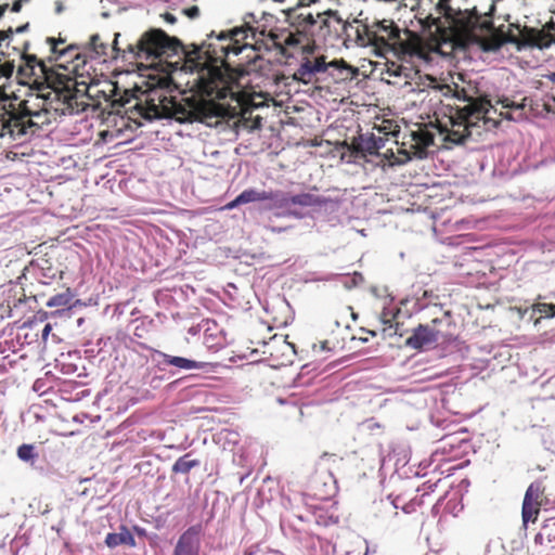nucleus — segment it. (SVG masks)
<instances>
[{
  "label": "nucleus",
  "mask_w": 555,
  "mask_h": 555,
  "mask_svg": "<svg viewBox=\"0 0 555 555\" xmlns=\"http://www.w3.org/2000/svg\"><path fill=\"white\" fill-rule=\"evenodd\" d=\"M14 73V64L11 61H5L4 63L0 64V82H4V86L7 85V81L12 77Z\"/></svg>",
  "instance_id": "nucleus-31"
},
{
  "label": "nucleus",
  "mask_w": 555,
  "mask_h": 555,
  "mask_svg": "<svg viewBox=\"0 0 555 555\" xmlns=\"http://www.w3.org/2000/svg\"><path fill=\"white\" fill-rule=\"evenodd\" d=\"M14 30L12 27H9L7 30H0V42L8 39L10 36H12Z\"/></svg>",
  "instance_id": "nucleus-42"
},
{
  "label": "nucleus",
  "mask_w": 555,
  "mask_h": 555,
  "mask_svg": "<svg viewBox=\"0 0 555 555\" xmlns=\"http://www.w3.org/2000/svg\"><path fill=\"white\" fill-rule=\"evenodd\" d=\"M182 12L189 18H196L199 15V9L196 5H192L190 8H186Z\"/></svg>",
  "instance_id": "nucleus-40"
},
{
  "label": "nucleus",
  "mask_w": 555,
  "mask_h": 555,
  "mask_svg": "<svg viewBox=\"0 0 555 555\" xmlns=\"http://www.w3.org/2000/svg\"><path fill=\"white\" fill-rule=\"evenodd\" d=\"M29 24L26 23L25 25H22L15 29V33H23L28 28Z\"/></svg>",
  "instance_id": "nucleus-47"
},
{
  "label": "nucleus",
  "mask_w": 555,
  "mask_h": 555,
  "mask_svg": "<svg viewBox=\"0 0 555 555\" xmlns=\"http://www.w3.org/2000/svg\"><path fill=\"white\" fill-rule=\"evenodd\" d=\"M411 154L417 158L427 156V149L434 144V133L427 129V126H420L417 130L411 132Z\"/></svg>",
  "instance_id": "nucleus-17"
},
{
  "label": "nucleus",
  "mask_w": 555,
  "mask_h": 555,
  "mask_svg": "<svg viewBox=\"0 0 555 555\" xmlns=\"http://www.w3.org/2000/svg\"><path fill=\"white\" fill-rule=\"evenodd\" d=\"M504 107H517L514 103H509L508 100H504L503 102Z\"/></svg>",
  "instance_id": "nucleus-48"
},
{
  "label": "nucleus",
  "mask_w": 555,
  "mask_h": 555,
  "mask_svg": "<svg viewBox=\"0 0 555 555\" xmlns=\"http://www.w3.org/2000/svg\"><path fill=\"white\" fill-rule=\"evenodd\" d=\"M24 64L17 69V78L20 83L30 85L38 83L40 77L48 79V66L44 60H40L35 54H23Z\"/></svg>",
  "instance_id": "nucleus-14"
},
{
  "label": "nucleus",
  "mask_w": 555,
  "mask_h": 555,
  "mask_svg": "<svg viewBox=\"0 0 555 555\" xmlns=\"http://www.w3.org/2000/svg\"><path fill=\"white\" fill-rule=\"evenodd\" d=\"M520 40L511 39L512 42H517L519 46L538 48L540 50L547 49L555 42L554 34H548L546 30L539 28L524 26L519 30Z\"/></svg>",
  "instance_id": "nucleus-16"
},
{
  "label": "nucleus",
  "mask_w": 555,
  "mask_h": 555,
  "mask_svg": "<svg viewBox=\"0 0 555 555\" xmlns=\"http://www.w3.org/2000/svg\"><path fill=\"white\" fill-rule=\"evenodd\" d=\"M105 544L111 547H117L119 545H128L130 547L135 546V539L126 526L119 527V532L108 533L105 538Z\"/></svg>",
  "instance_id": "nucleus-21"
},
{
  "label": "nucleus",
  "mask_w": 555,
  "mask_h": 555,
  "mask_svg": "<svg viewBox=\"0 0 555 555\" xmlns=\"http://www.w3.org/2000/svg\"><path fill=\"white\" fill-rule=\"evenodd\" d=\"M541 30H546L548 34H553L552 31L555 30V24L553 22L546 23Z\"/></svg>",
  "instance_id": "nucleus-44"
},
{
  "label": "nucleus",
  "mask_w": 555,
  "mask_h": 555,
  "mask_svg": "<svg viewBox=\"0 0 555 555\" xmlns=\"http://www.w3.org/2000/svg\"><path fill=\"white\" fill-rule=\"evenodd\" d=\"M47 43L50 46V52H51V55L49 56V62L56 61L62 55H65L68 51L75 49L74 46L61 48V46H63L65 43V40L62 38L55 39L53 37H48Z\"/></svg>",
  "instance_id": "nucleus-25"
},
{
  "label": "nucleus",
  "mask_w": 555,
  "mask_h": 555,
  "mask_svg": "<svg viewBox=\"0 0 555 555\" xmlns=\"http://www.w3.org/2000/svg\"><path fill=\"white\" fill-rule=\"evenodd\" d=\"M158 356L163 358V364L175 366L180 370H201L204 369L208 363L191 360L184 357L171 356L162 351H157Z\"/></svg>",
  "instance_id": "nucleus-20"
},
{
  "label": "nucleus",
  "mask_w": 555,
  "mask_h": 555,
  "mask_svg": "<svg viewBox=\"0 0 555 555\" xmlns=\"http://www.w3.org/2000/svg\"><path fill=\"white\" fill-rule=\"evenodd\" d=\"M201 462L192 457V453L180 456L172 465L171 472L175 474L188 475L193 468L199 466Z\"/></svg>",
  "instance_id": "nucleus-23"
},
{
  "label": "nucleus",
  "mask_w": 555,
  "mask_h": 555,
  "mask_svg": "<svg viewBox=\"0 0 555 555\" xmlns=\"http://www.w3.org/2000/svg\"><path fill=\"white\" fill-rule=\"evenodd\" d=\"M547 79H548L551 82L555 83V73H551L550 75H547Z\"/></svg>",
  "instance_id": "nucleus-49"
},
{
  "label": "nucleus",
  "mask_w": 555,
  "mask_h": 555,
  "mask_svg": "<svg viewBox=\"0 0 555 555\" xmlns=\"http://www.w3.org/2000/svg\"><path fill=\"white\" fill-rule=\"evenodd\" d=\"M280 344L282 356L286 358V361L293 362L292 357L296 353L295 346L288 343L286 339H282Z\"/></svg>",
  "instance_id": "nucleus-33"
},
{
  "label": "nucleus",
  "mask_w": 555,
  "mask_h": 555,
  "mask_svg": "<svg viewBox=\"0 0 555 555\" xmlns=\"http://www.w3.org/2000/svg\"><path fill=\"white\" fill-rule=\"evenodd\" d=\"M51 330H52L51 324H49V323H48V324H46V326H44V327H43V330H42V338H43V339H47V337L49 336V334H50Z\"/></svg>",
  "instance_id": "nucleus-45"
},
{
  "label": "nucleus",
  "mask_w": 555,
  "mask_h": 555,
  "mask_svg": "<svg viewBox=\"0 0 555 555\" xmlns=\"http://www.w3.org/2000/svg\"><path fill=\"white\" fill-rule=\"evenodd\" d=\"M72 298H73V295L69 291V288H67L64 293H60V294H56L54 296H52L48 302H47V306L48 307H68L70 306V301H72Z\"/></svg>",
  "instance_id": "nucleus-28"
},
{
  "label": "nucleus",
  "mask_w": 555,
  "mask_h": 555,
  "mask_svg": "<svg viewBox=\"0 0 555 555\" xmlns=\"http://www.w3.org/2000/svg\"><path fill=\"white\" fill-rule=\"evenodd\" d=\"M385 141L386 140L382 137H378V138L372 137L370 140V143L366 147V151L370 154H377L378 151L385 146Z\"/></svg>",
  "instance_id": "nucleus-34"
},
{
  "label": "nucleus",
  "mask_w": 555,
  "mask_h": 555,
  "mask_svg": "<svg viewBox=\"0 0 555 555\" xmlns=\"http://www.w3.org/2000/svg\"><path fill=\"white\" fill-rule=\"evenodd\" d=\"M118 37H119V34H115V39L112 44V50L114 52L113 57H117L120 53V49L118 48Z\"/></svg>",
  "instance_id": "nucleus-41"
},
{
  "label": "nucleus",
  "mask_w": 555,
  "mask_h": 555,
  "mask_svg": "<svg viewBox=\"0 0 555 555\" xmlns=\"http://www.w3.org/2000/svg\"><path fill=\"white\" fill-rule=\"evenodd\" d=\"M267 201H270L269 209L280 208V209H289V194L283 192H267Z\"/></svg>",
  "instance_id": "nucleus-26"
},
{
  "label": "nucleus",
  "mask_w": 555,
  "mask_h": 555,
  "mask_svg": "<svg viewBox=\"0 0 555 555\" xmlns=\"http://www.w3.org/2000/svg\"><path fill=\"white\" fill-rule=\"evenodd\" d=\"M330 462L336 463L337 456L335 454L324 453L318 461L317 465L319 468H327Z\"/></svg>",
  "instance_id": "nucleus-38"
},
{
  "label": "nucleus",
  "mask_w": 555,
  "mask_h": 555,
  "mask_svg": "<svg viewBox=\"0 0 555 555\" xmlns=\"http://www.w3.org/2000/svg\"><path fill=\"white\" fill-rule=\"evenodd\" d=\"M534 543L547 550H555V516L543 521L534 537Z\"/></svg>",
  "instance_id": "nucleus-19"
},
{
  "label": "nucleus",
  "mask_w": 555,
  "mask_h": 555,
  "mask_svg": "<svg viewBox=\"0 0 555 555\" xmlns=\"http://www.w3.org/2000/svg\"><path fill=\"white\" fill-rule=\"evenodd\" d=\"M335 346L331 345L330 340H322L318 344H313L312 349L315 353L330 352L334 350Z\"/></svg>",
  "instance_id": "nucleus-37"
},
{
  "label": "nucleus",
  "mask_w": 555,
  "mask_h": 555,
  "mask_svg": "<svg viewBox=\"0 0 555 555\" xmlns=\"http://www.w3.org/2000/svg\"><path fill=\"white\" fill-rule=\"evenodd\" d=\"M73 88L74 90L72 91L69 85H66L67 94L64 95V100L72 109L76 108L77 112L85 111L88 103L83 101V98L88 87L83 82L78 83L77 81H74Z\"/></svg>",
  "instance_id": "nucleus-18"
},
{
  "label": "nucleus",
  "mask_w": 555,
  "mask_h": 555,
  "mask_svg": "<svg viewBox=\"0 0 555 555\" xmlns=\"http://www.w3.org/2000/svg\"><path fill=\"white\" fill-rule=\"evenodd\" d=\"M426 34L428 36L427 42H425L423 38L417 34L405 29V38H401V36L399 37L393 49L391 50V53L400 61H411L413 59H418L428 62L430 60V53L439 52L443 46L436 47L431 42L430 34Z\"/></svg>",
  "instance_id": "nucleus-9"
},
{
  "label": "nucleus",
  "mask_w": 555,
  "mask_h": 555,
  "mask_svg": "<svg viewBox=\"0 0 555 555\" xmlns=\"http://www.w3.org/2000/svg\"><path fill=\"white\" fill-rule=\"evenodd\" d=\"M358 38L363 44L373 46L378 55L391 52L401 35L400 28L393 21L383 20L362 26L357 30Z\"/></svg>",
  "instance_id": "nucleus-8"
},
{
  "label": "nucleus",
  "mask_w": 555,
  "mask_h": 555,
  "mask_svg": "<svg viewBox=\"0 0 555 555\" xmlns=\"http://www.w3.org/2000/svg\"><path fill=\"white\" fill-rule=\"evenodd\" d=\"M545 500V487L543 483L541 481L532 482L528 487L522 501L521 517L524 526L529 521H537Z\"/></svg>",
  "instance_id": "nucleus-12"
},
{
  "label": "nucleus",
  "mask_w": 555,
  "mask_h": 555,
  "mask_svg": "<svg viewBox=\"0 0 555 555\" xmlns=\"http://www.w3.org/2000/svg\"><path fill=\"white\" fill-rule=\"evenodd\" d=\"M399 310L397 312L393 311V309H384L380 313L379 320L380 322L386 326L384 327V331L387 328H393L395 335L402 336V332L400 331V324L397 321Z\"/></svg>",
  "instance_id": "nucleus-24"
},
{
  "label": "nucleus",
  "mask_w": 555,
  "mask_h": 555,
  "mask_svg": "<svg viewBox=\"0 0 555 555\" xmlns=\"http://www.w3.org/2000/svg\"><path fill=\"white\" fill-rule=\"evenodd\" d=\"M267 191H256L254 189L245 190L237 195V203L247 204L253 202L267 201Z\"/></svg>",
  "instance_id": "nucleus-27"
},
{
  "label": "nucleus",
  "mask_w": 555,
  "mask_h": 555,
  "mask_svg": "<svg viewBox=\"0 0 555 555\" xmlns=\"http://www.w3.org/2000/svg\"><path fill=\"white\" fill-rule=\"evenodd\" d=\"M23 1L24 0H15L13 1L12 5H11V11L12 12H20L21 9H22V5H23ZM9 2L8 1H2L0 0V18L3 16V14L5 13V11L9 9Z\"/></svg>",
  "instance_id": "nucleus-36"
},
{
  "label": "nucleus",
  "mask_w": 555,
  "mask_h": 555,
  "mask_svg": "<svg viewBox=\"0 0 555 555\" xmlns=\"http://www.w3.org/2000/svg\"><path fill=\"white\" fill-rule=\"evenodd\" d=\"M448 315H449V313H448V312H444V313H443L444 319H447V317H448Z\"/></svg>",
  "instance_id": "nucleus-50"
},
{
  "label": "nucleus",
  "mask_w": 555,
  "mask_h": 555,
  "mask_svg": "<svg viewBox=\"0 0 555 555\" xmlns=\"http://www.w3.org/2000/svg\"><path fill=\"white\" fill-rule=\"evenodd\" d=\"M17 456L25 462H33L36 457L35 448L33 444H22L17 449Z\"/></svg>",
  "instance_id": "nucleus-30"
},
{
  "label": "nucleus",
  "mask_w": 555,
  "mask_h": 555,
  "mask_svg": "<svg viewBox=\"0 0 555 555\" xmlns=\"http://www.w3.org/2000/svg\"><path fill=\"white\" fill-rule=\"evenodd\" d=\"M18 108L12 104H3L0 107V138L9 135L16 140L28 133H35L44 120L23 118Z\"/></svg>",
  "instance_id": "nucleus-10"
},
{
  "label": "nucleus",
  "mask_w": 555,
  "mask_h": 555,
  "mask_svg": "<svg viewBox=\"0 0 555 555\" xmlns=\"http://www.w3.org/2000/svg\"><path fill=\"white\" fill-rule=\"evenodd\" d=\"M453 0H406L405 8L415 12V18L424 33H429L436 46L465 49L493 30L492 21L482 16L476 8H454Z\"/></svg>",
  "instance_id": "nucleus-2"
},
{
  "label": "nucleus",
  "mask_w": 555,
  "mask_h": 555,
  "mask_svg": "<svg viewBox=\"0 0 555 555\" xmlns=\"http://www.w3.org/2000/svg\"><path fill=\"white\" fill-rule=\"evenodd\" d=\"M4 82H0V107L3 104H12L15 108H18L20 115H23V118L38 119L43 120L48 114V111H43L38 103L42 99L36 94L30 95L28 99H20L17 96H9L5 93Z\"/></svg>",
  "instance_id": "nucleus-11"
},
{
  "label": "nucleus",
  "mask_w": 555,
  "mask_h": 555,
  "mask_svg": "<svg viewBox=\"0 0 555 555\" xmlns=\"http://www.w3.org/2000/svg\"><path fill=\"white\" fill-rule=\"evenodd\" d=\"M434 88L441 90L444 95L452 92L457 100L466 102L463 107H456L454 114L449 116L446 121L437 119L436 124H429L438 130L446 143L461 144L470 135V129L480 120H483L485 124L491 121L488 114L493 106L486 95L475 98L465 88H460L457 85H454L453 88L448 85Z\"/></svg>",
  "instance_id": "nucleus-4"
},
{
  "label": "nucleus",
  "mask_w": 555,
  "mask_h": 555,
  "mask_svg": "<svg viewBox=\"0 0 555 555\" xmlns=\"http://www.w3.org/2000/svg\"><path fill=\"white\" fill-rule=\"evenodd\" d=\"M231 36L232 47H238L240 53L243 49L250 47L255 50L272 51L275 50L279 54L287 56L289 48L301 47L307 43V37L295 30L288 28H273L267 31L266 29L259 30L248 24L235 27L225 31Z\"/></svg>",
  "instance_id": "nucleus-5"
},
{
  "label": "nucleus",
  "mask_w": 555,
  "mask_h": 555,
  "mask_svg": "<svg viewBox=\"0 0 555 555\" xmlns=\"http://www.w3.org/2000/svg\"><path fill=\"white\" fill-rule=\"evenodd\" d=\"M298 17L302 18V22L305 23V27L307 26H314L318 23V18H321L322 15L319 13L317 17L313 16L312 13L308 12L307 14L300 13Z\"/></svg>",
  "instance_id": "nucleus-39"
},
{
  "label": "nucleus",
  "mask_w": 555,
  "mask_h": 555,
  "mask_svg": "<svg viewBox=\"0 0 555 555\" xmlns=\"http://www.w3.org/2000/svg\"><path fill=\"white\" fill-rule=\"evenodd\" d=\"M386 66H387V73L390 76H395V77L405 76V77H408V74L405 73V70H408L406 66H404L402 64H397L395 62L387 63Z\"/></svg>",
  "instance_id": "nucleus-32"
},
{
  "label": "nucleus",
  "mask_w": 555,
  "mask_h": 555,
  "mask_svg": "<svg viewBox=\"0 0 555 555\" xmlns=\"http://www.w3.org/2000/svg\"><path fill=\"white\" fill-rule=\"evenodd\" d=\"M202 526L193 525L178 538L172 555H201Z\"/></svg>",
  "instance_id": "nucleus-15"
},
{
  "label": "nucleus",
  "mask_w": 555,
  "mask_h": 555,
  "mask_svg": "<svg viewBox=\"0 0 555 555\" xmlns=\"http://www.w3.org/2000/svg\"><path fill=\"white\" fill-rule=\"evenodd\" d=\"M90 46L92 50L99 55V56H106L107 55V44L104 43L100 37V35L94 34L90 37Z\"/></svg>",
  "instance_id": "nucleus-29"
},
{
  "label": "nucleus",
  "mask_w": 555,
  "mask_h": 555,
  "mask_svg": "<svg viewBox=\"0 0 555 555\" xmlns=\"http://www.w3.org/2000/svg\"><path fill=\"white\" fill-rule=\"evenodd\" d=\"M443 319L435 318L430 323L420 324L406 339L405 344L414 349L434 346L442 335L439 325L443 323Z\"/></svg>",
  "instance_id": "nucleus-13"
},
{
  "label": "nucleus",
  "mask_w": 555,
  "mask_h": 555,
  "mask_svg": "<svg viewBox=\"0 0 555 555\" xmlns=\"http://www.w3.org/2000/svg\"><path fill=\"white\" fill-rule=\"evenodd\" d=\"M232 39L225 31H211L202 44L185 47V64L197 73L196 86L199 93L216 94L219 101L227 98L236 100V94L247 93L240 90L241 73L227 62L229 54H240V48L232 47Z\"/></svg>",
  "instance_id": "nucleus-3"
},
{
  "label": "nucleus",
  "mask_w": 555,
  "mask_h": 555,
  "mask_svg": "<svg viewBox=\"0 0 555 555\" xmlns=\"http://www.w3.org/2000/svg\"><path fill=\"white\" fill-rule=\"evenodd\" d=\"M240 205H241V203H237V196H236L233 201H231L230 203H228L225 205V208L227 209H233V208H235V207H237Z\"/></svg>",
  "instance_id": "nucleus-46"
},
{
  "label": "nucleus",
  "mask_w": 555,
  "mask_h": 555,
  "mask_svg": "<svg viewBox=\"0 0 555 555\" xmlns=\"http://www.w3.org/2000/svg\"><path fill=\"white\" fill-rule=\"evenodd\" d=\"M162 16H163L164 21L169 24H175L177 22V17L169 12L164 13Z\"/></svg>",
  "instance_id": "nucleus-43"
},
{
  "label": "nucleus",
  "mask_w": 555,
  "mask_h": 555,
  "mask_svg": "<svg viewBox=\"0 0 555 555\" xmlns=\"http://www.w3.org/2000/svg\"><path fill=\"white\" fill-rule=\"evenodd\" d=\"M533 309L545 317L555 315V305L553 304L538 302L534 305Z\"/></svg>",
  "instance_id": "nucleus-35"
},
{
  "label": "nucleus",
  "mask_w": 555,
  "mask_h": 555,
  "mask_svg": "<svg viewBox=\"0 0 555 555\" xmlns=\"http://www.w3.org/2000/svg\"><path fill=\"white\" fill-rule=\"evenodd\" d=\"M185 46L176 38L168 36L163 29L153 28L144 33L135 43H130L122 52L130 53L134 60H156L183 53Z\"/></svg>",
  "instance_id": "nucleus-6"
},
{
  "label": "nucleus",
  "mask_w": 555,
  "mask_h": 555,
  "mask_svg": "<svg viewBox=\"0 0 555 555\" xmlns=\"http://www.w3.org/2000/svg\"><path fill=\"white\" fill-rule=\"evenodd\" d=\"M169 77H163L156 83H149L146 90L141 91L137 96L133 108L138 115L146 120L160 118H175L179 122L199 121L208 126L212 125L211 119L222 118H246L259 104L255 102L256 94L240 93L235 104L217 102L216 94H202L196 86V79L192 90L194 94L178 102L173 96L168 95Z\"/></svg>",
  "instance_id": "nucleus-1"
},
{
  "label": "nucleus",
  "mask_w": 555,
  "mask_h": 555,
  "mask_svg": "<svg viewBox=\"0 0 555 555\" xmlns=\"http://www.w3.org/2000/svg\"><path fill=\"white\" fill-rule=\"evenodd\" d=\"M299 33L300 30L297 29ZM307 37V43L304 46H299L297 48H289L287 50V56H292V50L301 49L304 52H308V55L304 56L298 68L293 75V79L299 82H302L305 85L311 83L314 81L318 74L325 73L328 68H334L336 70L343 72L346 70L347 74L345 77H341V79L347 78L350 74H354L356 69H353L350 65H348L344 60L340 61H332L326 62L324 55L320 56H311L312 50L308 49L310 48V39L306 31H301Z\"/></svg>",
  "instance_id": "nucleus-7"
},
{
  "label": "nucleus",
  "mask_w": 555,
  "mask_h": 555,
  "mask_svg": "<svg viewBox=\"0 0 555 555\" xmlns=\"http://www.w3.org/2000/svg\"><path fill=\"white\" fill-rule=\"evenodd\" d=\"M289 202L291 206L297 205L301 207H313L324 205L326 199L310 193H300L296 195H289Z\"/></svg>",
  "instance_id": "nucleus-22"
}]
</instances>
